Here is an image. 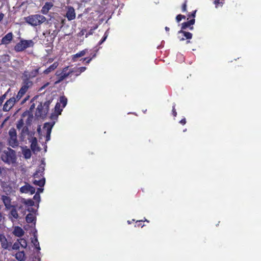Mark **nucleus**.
I'll use <instances>...</instances> for the list:
<instances>
[{"mask_svg":"<svg viewBox=\"0 0 261 261\" xmlns=\"http://www.w3.org/2000/svg\"><path fill=\"white\" fill-rule=\"evenodd\" d=\"M24 19L27 23L34 27L40 25L46 21V17L40 14L31 15L24 17Z\"/></svg>","mask_w":261,"mask_h":261,"instance_id":"1","label":"nucleus"},{"mask_svg":"<svg viewBox=\"0 0 261 261\" xmlns=\"http://www.w3.org/2000/svg\"><path fill=\"white\" fill-rule=\"evenodd\" d=\"M96 56V54H95L91 58H84L82 59L81 60L83 61H86V64H89L92 59Z\"/></svg>","mask_w":261,"mask_h":261,"instance_id":"40","label":"nucleus"},{"mask_svg":"<svg viewBox=\"0 0 261 261\" xmlns=\"http://www.w3.org/2000/svg\"><path fill=\"white\" fill-rule=\"evenodd\" d=\"M20 191L22 193H30L31 194H33L35 192V189L30 185L27 184L20 188Z\"/></svg>","mask_w":261,"mask_h":261,"instance_id":"8","label":"nucleus"},{"mask_svg":"<svg viewBox=\"0 0 261 261\" xmlns=\"http://www.w3.org/2000/svg\"><path fill=\"white\" fill-rule=\"evenodd\" d=\"M13 34L12 32H9L4 36L1 40L0 44L8 45L11 43L13 38Z\"/></svg>","mask_w":261,"mask_h":261,"instance_id":"10","label":"nucleus"},{"mask_svg":"<svg viewBox=\"0 0 261 261\" xmlns=\"http://www.w3.org/2000/svg\"><path fill=\"white\" fill-rule=\"evenodd\" d=\"M23 154L27 159H30L31 156V152L29 149H26L23 150Z\"/></svg>","mask_w":261,"mask_h":261,"instance_id":"32","label":"nucleus"},{"mask_svg":"<svg viewBox=\"0 0 261 261\" xmlns=\"http://www.w3.org/2000/svg\"><path fill=\"white\" fill-rule=\"evenodd\" d=\"M186 16L181 14H178L176 17V20L177 22H179L182 19H185Z\"/></svg>","mask_w":261,"mask_h":261,"instance_id":"41","label":"nucleus"},{"mask_svg":"<svg viewBox=\"0 0 261 261\" xmlns=\"http://www.w3.org/2000/svg\"><path fill=\"white\" fill-rule=\"evenodd\" d=\"M51 101H52V99H49V100L45 101L43 103V104L42 103V106L44 107V109L45 110L44 111V113H48V111H49V105L51 103Z\"/></svg>","mask_w":261,"mask_h":261,"instance_id":"27","label":"nucleus"},{"mask_svg":"<svg viewBox=\"0 0 261 261\" xmlns=\"http://www.w3.org/2000/svg\"><path fill=\"white\" fill-rule=\"evenodd\" d=\"M2 113H1V112L0 111V118L2 117Z\"/></svg>","mask_w":261,"mask_h":261,"instance_id":"60","label":"nucleus"},{"mask_svg":"<svg viewBox=\"0 0 261 261\" xmlns=\"http://www.w3.org/2000/svg\"><path fill=\"white\" fill-rule=\"evenodd\" d=\"M34 45V42L32 40L21 39L14 46V50L16 52H21L29 47H33Z\"/></svg>","mask_w":261,"mask_h":261,"instance_id":"4","label":"nucleus"},{"mask_svg":"<svg viewBox=\"0 0 261 261\" xmlns=\"http://www.w3.org/2000/svg\"><path fill=\"white\" fill-rule=\"evenodd\" d=\"M34 199H37V198L39 199L40 198V195L39 194L36 193L34 196Z\"/></svg>","mask_w":261,"mask_h":261,"instance_id":"53","label":"nucleus"},{"mask_svg":"<svg viewBox=\"0 0 261 261\" xmlns=\"http://www.w3.org/2000/svg\"><path fill=\"white\" fill-rule=\"evenodd\" d=\"M72 70H73V72L75 73V75L76 76L80 75L81 74V73L78 70V68L75 70L72 69Z\"/></svg>","mask_w":261,"mask_h":261,"instance_id":"49","label":"nucleus"},{"mask_svg":"<svg viewBox=\"0 0 261 261\" xmlns=\"http://www.w3.org/2000/svg\"><path fill=\"white\" fill-rule=\"evenodd\" d=\"M86 32V29H82L81 32L79 33V35L80 36H83L85 34V33Z\"/></svg>","mask_w":261,"mask_h":261,"instance_id":"51","label":"nucleus"},{"mask_svg":"<svg viewBox=\"0 0 261 261\" xmlns=\"http://www.w3.org/2000/svg\"><path fill=\"white\" fill-rule=\"evenodd\" d=\"M66 17L69 21L73 20L75 18V13L74 8L72 7H69L68 8Z\"/></svg>","mask_w":261,"mask_h":261,"instance_id":"14","label":"nucleus"},{"mask_svg":"<svg viewBox=\"0 0 261 261\" xmlns=\"http://www.w3.org/2000/svg\"><path fill=\"white\" fill-rule=\"evenodd\" d=\"M44 107L42 106V103L40 102V104L37 106V108L36 109L35 115L37 117H40V118H44L45 117L47 113H44Z\"/></svg>","mask_w":261,"mask_h":261,"instance_id":"9","label":"nucleus"},{"mask_svg":"<svg viewBox=\"0 0 261 261\" xmlns=\"http://www.w3.org/2000/svg\"><path fill=\"white\" fill-rule=\"evenodd\" d=\"M15 257L17 260L19 261L24 260L25 258L24 251H22L17 252L15 254Z\"/></svg>","mask_w":261,"mask_h":261,"instance_id":"24","label":"nucleus"},{"mask_svg":"<svg viewBox=\"0 0 261 261\" xmlns=\"http://www.w3.org/2000/svg\"><path fill=\"white\" fill-rule=\"evenodd\" d=\"M107 37H108V34H107V32H106L105 33L103 37L102 38L101 40L99 41V44H102L106 40Z\"/></svg>","mask_w":261,"mask_h":261,"instance_id":"46","label":"nucleus"},{"mask_svg":"<svg viewBox=\"0 0 261 261\" xmlns=\"http://www.w3.org/2000/svg\"><path fill=\"white\" fill-rule=\"evenodd\" d=\"M32 242L33 243L34 246L37 249L38 251L40 250L41 249L39 246V243L36 236H34V238L33 240H32Z\"/></svg>","mask_w":261,"mask_h":261,"instance_id":"29","label":"nucleus"},{"mask_svg":"<svg viewBox=\"0 0 261 261\" xmlns=\"http://www.w3.org/2000/svg\"><path fill=\"white\" fill-rule=\"evenodd\" d=\"M196 11H197L196 10H194L192 12L189 13L188 14V17L189 18H192V19H195V16H196Z\"/></svg>","mask_w":261,"mask_h":261,"instance_id":"45","label":"nucleus"},{"mask_svg":"<svg viewBox=\"0 0 261 261\" xmlns=\"http://www.w3.org/2000/svg\"><path fill=\"white\" fill-rule=\"evenodd\" d=\"M1 199L7 209H10L12 207H14V206L11 204V199L9 196L2 195Z\"/></svg>","mask_w":261,"mask_h":261,"instance_id":"13","label":"nucleus"},{"mask_svg":"<svg viewBox=\"0 0 261 261\" xmlns=\"http://www.w3.org/2000/svg\"><path fill=\"white\" fill-rule=\"evenodd\" d=\"M0 243L1 247L4 249H9L12 246V243L7 240L4 234H0Z\"/></svg>","mask_w":261,"mask_h":261,"instance_id":"6","label":"nucleus"},{"mask_svg":"<svg viewBox=\"0 0 261 261\" xmlns=\"http://www.w3.org/2000/svg\"><path fill=\"white\" fill-rule=\"evenodd\" d=\"M19 241V243H20V246H21L23 248H26L27 246V241L24 239H20L19 240H18Z\"/></svg>","mask_w":261,"mask_h":261,"instance_id":"36","label":"nucleus"},{"mask_svg":"<svg viewBox=\"0 0 261 261\" xmlns=\"http://www.w3.org/2000/svg\"><path fill=\"white\" fill-rule=\"evenodd\" d=\"M33 86V82L31 81L29 79L27 78L23 80L22 86L18 91L16 96H14V98L16 102L18 101L27 92L29 88H31Z\"/></svg>","mask_w":261,"mask_h":261,"instance_id":"3","label":"nucleus"},{"mask_svg":"<svg viewBox=\"0 0 261 261\" xmlns=\"http://www.w3.org/2000/svg\"><path fill=\"white\" fill-rule=\"evenodd\" d=\"M33 108H34V104H33V105L31 106V109H32Z\"/></svg>","mask_w":261,"mask_h":261,"instance_id":"58","label":"nucleus"},{"mask_svg":"<svg viewBox=\"0 0 261 261\" xmlns=\"http://www.w3.org/2000/svg\"><path fill=\"white\" fill-rule=\"evenodd\" d=\"M187 3L188 0H185L184 3L182 4L181 6V11L182 12H187Z\"/></svg>","mask_w":261,"mask_h":261,"instance_id":"38","label":"nucleus"},{"mask_svg":"<svg viewBox=\"0 0 261 261\" xmlns=\"http://www.w3.org/2000/svg\"><path fill=\"white\" fill-rule=\"evenodd\" d=\"M62 25H63V24H64V20H62Z\"/></svg>","mask_w":261,"mask_h":261,"instance_id":"61","label":"nucleus"},{"mask_svg":"<svg viewBox=\"0 0 261 261\" xmlns=\"http://www.w3.org/2000/svg\"><path fill=\"white\" fill-rule=\"evenodd\" d=\"M86 70V67H81L80 68H78V70L81 72L82 73L84 72Z\"/></svg>","mask_w":261,"mask_h":261,"instance_id":"50","label":"nucleus"},{"mask_svg":"<svg viewBox=\"0 0 261 261\" xmlns=\"http://www.w3.org/2000/svg\"><path fill=\"white\" fill-rule=\"evenodd\" d=\"M25 220L28 223H34L35 224L36 219L33 214H28L25 217Z\"/></svg>","mask_w":261,"mask_h":261,"instance_id":"22","label":"nucleus"},{"mask_svg":"<svg viewBox=\"0 0 261 261\" xmlns=\"http://www.w3.org/2000/svg\"><path fill=\"white\" fill-rule=\"evenodd\" d=\"M44 171V167L43 166H39L36 172L34 173V178H39L40 176H43V172Z\"/></svg>","mask_w":261,"mask_h":261,"instance_id":"19","label":"nucleus"},{"mask_svg":"<svg viewBox=\"0 0 261 261\" xmlns=\"http://www.w3.org/2000/svg\"><path fill=\"white\" fill-rule=\"evenodd\" d=\"M31 148L33 151H39L40 149L38 147L37 140L36 137H33L31 141Z\"/></svg>","mask_w":261,"mask_h":261,"instance_id":"18","label":"nucleus"},{"mask_svg":"<svg viewBox=\"0 0 261 261\" xmlns=\"http://www.w3.org/2000/svg\"><path fill=\"white\" fill-rule=\"evenodd\" d=\"M51 127H52L51 126H49L47 128V134H46V141H48L50 139Z\"/></svg>","mask_w":261,"mask_h":261,"instance_id":"35","label":"nucleus"},{"mask_svg":"<svg viewBox=\"0 0 261 261\" xmlns=\"http://www.w3.org/2000/svg\"><path fill=\"white\" fill-rule=\"evenodd\" d=\"M21 129L20 137L21 139H23L27 135L29 134V128L27 126H24Z\"/></svg>","mask_w":261,"mask_h":261,"instance_id":"23","label":"nucleus"},{"mask_svg":"<svg viewBox=\"0 0 261 261\" xmlns=\"http://www.w3.org/2000/svg\"><path fill=\"white\" fill-rule=\"evenodd\" d=\"M68 67L64 68L62 72L58 75V76H59V80L56 82V83H59L61 82L67 76H68L71 73H72V72H73V70H71L68 73H66L65 71L68 69Z\"/></svg>","mask_w":261,"mask_h":261,"instance_id":"12","label":"nucleus"},{"mask_svg":"<svg viewBox=\"0 0 261 261\" xmlns=\"http://www.w3.org/2000/svg\"><path fill=\"white\" fill-rule=\"evenodd\" d=\"M96 29V27L91 29L86 34V37H88L89 35H92L93 33V31L94 30Z\"/></svg>","mask_w":261,"mask_h":261,"instance_id":"48","label":"nucleus"},{"mask_svg":"<svg viewBox=\"0 0 261 261\" xmlns=\"http://www.w3.org/2000/svg\"><path fill=\"white\" fill-rule=\"evenodd\" d=\"M53 4L51 2H46L42 7L41 12L43 14H47L49 10L53 7Z\"/></svg>","mask_w":261,"mask_h":261,"instance_id":"15","label":"nucleus"},{"mask_svg":"<svg viewBox=\"0 0 261 261\" xmlns=\"http://www.w3.org/2000/svg\"><path fill=\"white\" fill-rule=\"evenodd\" d=\"M145 221H147V222H149V221L147 220L146 219H145Z\"/></svg>","mask_w":261,"mask_h":261,"instance_id":"63","label":"nucleus"},{"mask_svg":"<svg viewBox=\"0 0 261 261\" xmlns=\"http://www.w3.org/2000/svg\"><path fill=\"white\" fill-rule=\"evenodd\" d=\"M39 69L40 68H38L37 69L32 70L31 72L30 76H31L32 77H35L36 76H37L39 73Z\"/></svg>","mask_w":261,"mask_h":261,"instance_id":"39","label":"nucleus"},{"mask_svg":"<svg viewBox=\"0 0 261 261\" xmlns=\"http://www.w3.org/2000/svg\"><path fill=\"white\" fill-rule=\"evenodd\" d=\"M4 17V14L3 13H0V22L3 20Z\"/></svg>","mask_w":261,"mask_h":261,"instance_id":"54","label":"nucleus"},{"mask_svg":"<svg viewBox=\"0 0 261 261\" xmlns=\"http://www.w3.org/2000/svg\"><path fill=\"white\" fill-rule=\"evenodd\" d=\"M178 38L180 41H184L185 39L188 40L187 43L190 42L189 40L192 38L193 35L192 33L186 32L185 30H180L178 32Z\"/></svg>","mask_w":261,"mask_h":261,"instance_id":"5","label":"nucleus"},{"mask_svg":"<svg viewBox=\"0 0 261 261\" xmlns=\"http://www.w3.org/2000/svg\"><path fill=\"white\" fill-rule=\"evenodd\" d=\"M8 143L9 145L12 147L13 148H15L16 147H17L19 145L17 137H9Z\"/></svg>","mask_w":261,"mask_h":261,"instance_id":"16","label":"nucleus"},{"mask_svg":"<svg viewBox=\"0 0 261 261\" xmlns=\"http://www.w3.org/2000/svg\"><path fill=\"white\" fill-rule=\"evenodd\" d=\"M63 110V108H61V106H60V103H59V102H57L56 104V106L55 107V112L58 114V115H60L61 114V112Z\"/></svg>","mask_w":261,"mask_h":261,"instance_id":"30","label":"nucleus"},{"mask_svg":"<svg viewBox=\"0 0 261 261\" xmlns=\"http://www.w3.org/2000/svg\"><path fill=\"white\" fill-rule=\"evenodd\" d=\"M13 208L11 210L10 214H9V217L12 219V218H14L15 219H17L18 218V214L17 213V210L16 208L14 207H12Z\"/></svg>","mask_w":261,"mask_h":261,"instance_id":"25","label":"nucleus"},{"mask_svg":"<svg viewBox=\"0 0 261 261\" xmlns=\"http://www.w3.org/2000/svg\"><path fill=\"white\" fill-rule=\"evenodd\" d=\"M195 22V19H191V20L185 22L181 24V30H185L189 29L190 30H192L194 29L193 25Z\"/></svg>","mask_w":261,"mask_h":261,"instance_id":"11","label":"nucleus"},{"mask_svg":"<svg viewBox=\"0 0 261 261\" xmlns=\"http://www.w3.org/2000/svg\"><path fill=\"white\" fill-rule=\"evenodd\" d=\"M13 234L18 237H21L24 234V231L23 229L19 226H16L14 228L13 230Z\"/></svg>","mask_w":261,"mask_h":261,"instance_id":"21","label":"nucleus"},{"mask_svg":"<svg viewBox=\"0 0 261 261\" xmlns=\"http://www.w3.org/2000/svg\"><path fill=\"white\" fill-rule=\"evenodd\" d=\"M224 0H214V3L216 8L221 6L222 7L224 4Z\"/></svg>","mask_w":261,"mask_h":261,"instance_id":"33","label":"nucleus"},{"mask_svg":"<svg viewBox=\"0 0 261 261\" xmlns=\"http://www.w3.org/2000/svg\"><path fill=\"white\" fill-rule=\"evenodd\" d=\"M33 183L36 186H38L40 187H43L45 183V179L44 177H43L42 179L40 180L35 179Z\"/></svg>","mask_w":261,"mask_h":261,"instance_id":"26","label":"nucleus"},{"mask_svg":"<svg viewBox=\"0 0 261 261\" xmlns=\"http://www.w3.org/2000/svg\"><path fill=\"white\" fill-rule=\"evenodd\" d=\"M9 137H17L16 129L14 128H11L9 131Z\"/></svg>","mask_w":261,"mask_h":261,"instance_id":"34","label":"nucleus"},{"mask_svg":"<svg viewBox=\"0 0 261 261\" xmlns=\"http://www.w3.org/2000/svg\"><path fill=\"white\" fill-rule=\"evenodd\" d=\"M58 66V62H54L53 64L50 65L47 69H46L44 71L43 73L45 74H48L51 71H54L55 69L57 68Z\"/></svg>","mask_w":261,"mask_h":261,"instance_id":"20","label":"nucleus"},{"mask_svg":"<svg viewBox=\"0 0 261 261\" xmlns=\"http://www.w3.org/2000/svg\"><path fill=\"white\" fill-rule=\"evenodd\" d=\"M43 189H41V188H38V192H43Z\"/></svg>","mask_w":261,"mask_h":261,"instance_id":"56","label":"nucleus"},{"mask_svg":"<svg viewBox=\"0 0 261 261\" xmlns=\"http://www.w3.org/2000/svg\"><path fill=\"white\" fill-rule=\"evenodd\" d=\"M144 221H142V220L137 221L136 222L135 226L143 227L144 226V225L143 224V222H144Z\"/></svg>","mask_w":261,"mask_h":261,"instance_id":"44","label":"nucleus"},{"mask_svg":"<svg viewBox=\"0 0 261 261\" xmlns=\"http://www.w3.org/2000/svg\"><path fill=\"white\" fill-rule=\"evenodd\" d=\"M172 114L174 117H176L177 115V112L176 111L175 109V104L174 103L173 106H172Z\"/></svg>","mask_w":261,"mask_h":261,"instance_id":"47","label":"nucleus"},{"mask_svg":"<svg viewBox=\"0 0 261 261\" xmlns=\"http://www.w3.org/2000/svg\"><path fill=\"white\" fill-rule=\"evenodd\" d=\"M88 49H85L80 51V52L76 53L75 55H72V60L73 62L77 61V58L83 57L86 55L87 53Z\"/></svg>","mask_w":261,"mask_h":261,"instance_id":"17","label":"nucleus"},{"mask_svg":"<svg viewBox=\"0 0 261 261\" xmlns=\"http://www.w3.org/2000/svg\"><path fill=\"white\" fill-rule=\"evenodd\" d=\"M24 126V121L23 119L21 118L19 119L16 123V128L20 130Z\"/></svg>","mask_w":261,"mask_h":261,"instance_id":"31","label":"nucleus"},{"mask_svg":"<svg viewBox=\"0 0 261 261\" xmlns=\"http://www.w3.org/2000/svg\"><path fill=\"white\" fill-rule=\"evenodd\" d=\"M59 102L62 105V108H64L67 103V98L64 96H62L60 97L59 99Z\"/></svg>","mask_w":261,"mask_h":261,"instance_id":"28","label":"nucleus"},{"mask_svg":"<svg viewBox=\"0 0 261 261\" xmlns=\"http://www.w3.org/2000/svg\"><path fill=\"white\" fill-rule=\"evenodd\" d=\"M47 124H48V123H45V126H46V125Z\"/></svg>","mask_w":261,"mask_h":261,"instance_id":"62","label":"nucleus"},{"mask_svg":"<svg viewBox=\"0 0 261 261\" xmlns=\"http://www.w3.org/2000/svg\"><path fill=\"white\" fill-rule=\"evenodd\" d=\"M20 244L21 243H19L18 240L17 242H15L12 246V249L16 250H18L20 247Z\"/></svg>","mask_w":261,"mask_h":261,"instance_id":"37","label":"nucleus"},{"mask_svg":"<svg viewBox=\"0 0 261 261\" xmlns=\"http://www.w3.org/2000/svg\"><path fill=\"white\" fill-rule=\"evenodd\" d=\"M182 125H185L186 123V120L185 118L182 119L179 122Z\"/></svg>","mask_w":261,"mask_h":261,"instance_id":"52","label":"nucleus"},{"mask_svg":"<svg viewBox=\"0 0 261 261\" xmlns=\"http://www.w3.org/2000/svg\"><path fill=\"white\" fill-rule=\"evenodd\" d=\"M29 98V96H28L27 97L25 98L22 101V103H24Z\"/></svg>","mask_w":261,"mask_h":261,"instance_id":"55","label":"nucleus"},{"mask_svg":"<svg viewBox=\"0 0 261 261\" xmlns=\"http://www.w3.org/2000/svg\"><path fill=\"white\" fill-rule=\"evenodd\" d=\"M127 222H128V224H131L132 223V221H129V220L127 221Z\"/></svg>","mask_w":261,"mask_h":261,"instance_id":"59","label":"nucleus"},{"mask_svg":"<svg viewBox=\"0 0 261 261\" xmlns=\"http://www.w3.org/2000/svg\"><path fill=\"white\" fill-rule=\"evenodd\" d=\"M165 30H166V32H169V30H170L169 28V27H166L165 28Z\"/></svg>","mask_w":261,"mask_h":261,"instance_id":"57","label":"nucleus"},{"mask_svg":"<svg viewBox=\"0 0 261 261\" xmlns=\"http://www.w3.org/2000/svg\"><path fill=\"white\" fill-rule=\"evenodd\" d=\"M3 161L8 164H13L16 162L15 151L8 148L7 150H4L1 155Z\"/></svg>","mask_w":261,"mask_h":261,"instance_id":"2","label":"nucleus"},{"mask_svg":"<svg viewBox=\"0 0 261 261\" xmlns=\"http://www.w3.org/2000/svg\"><path fill=\"white\" fill-rule=\"evenodd\" d=\"M24 203L28 206H33L34 205V201L31 199L25 200Z\"/></svg>","mask_w":261,"mask_h":261,"instance_id":"42","label":"nucleus"},{"mask_svg":"<svg viewBox=\"0 0 261 261\" xmlns=\"http://www.w3.org/2000/svg\"><path fill=\"white\" fill-rule=\"evenodd\" d=\"M8 92V91L7 92H6L4 94L0 96V107L2 106V103L4 102V100L6 98Z\"/></svg>","mask_w":261,"mask_h":261,"instance_id":"43","label":"nucleus"},{"mask_svg":"<svg viewBox=\"0 0 261 261\" xmlns=\"http://www.w3.org/2000/svg\"><path fill=\"white\" fill-rule=\"evenodd\" d=\"M16 102V101L14 98V96H13L12 97L10 98L9 99L7 100L4 105L3 108V111L4 112L9 111L14 106Z\"/></svg>","mask_w":261,"mask_h":261,"instance_id":"7","label":"nucleus"}]
</instances>
